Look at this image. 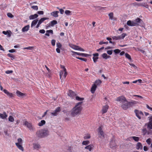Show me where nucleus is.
Returning <instances> with one entry per match:
<instances>
[{
	"label": "nucleus",
	"mask_w": 152,
	"mask_h": 152,
	"mask_svg": "<svg viewBox=\"0 0 152 152\" xmlns=\"http://www.w3.org/2000/svg\"><path fill=\"white\" fill-rule=\"evenodd\" d=\"M82 103L83 102H81L76 103L72 109L70 114L72 116L75 117L80 114L83 109L82 105Z\"/></svg>",
	"instance_id": "obj_1"
},
{
	"label": "nucleus",
	"mask_w": 152,
	"mask_h": 152,
	"mask_svg": "<svg viewBox=\"0 0 152 152\" xmlns=\"http://www.w3.org/2000/svg\"><path fill=\"white\" fill-rule=\"evenodd\" d=\"M116 100L119 102L120 106L124 110H126L130 107L129 102L124 96L117 97Z\"/></svg>",
	"instance_id": "obj_2"
},
{
	"label": "nucleus",
	"mask_w": 152,
	"mask_h": 152,
	"mask_svg": "<svg viewBox=\"0 0 152 152\" xmlns=\"http://www.w3.org/2000/svg\"><path fill=\"white\" fill-rule=\"evenodd\" d=\"M36 134L39 137H44L49 135V132L48 129L44 128L37 131Z\"/></svg>",
	"instance_id": "obj_3"
},
{
	"label": "nucleus",
	"mask_w": 152,
	"mask_h": 152,
	"mask_svg": "<svg viewBox=\"0 0 152 152\" xmlns=\"http://www.w3.org/2000/svg\"><path fill=\"white\" fill-rule=\"evenodd\" d=\"M23 143V140L21 138H19L17 139V142H15V144L18 148L21 151H23L24 150V148L22 146Z\"/></svg>",
	"instance_id": "obj_4"
},
{
	"label": "nucleus",
	"mask_w": 152,
	"mask_h": 152,
	"mask_svg": "<svg viewBox=\"0 0 152 152\" xmlns=\"http://www.w3.org/2000/svg\"><path fill=\"white\" fill-rule=\"evenodd\" d=\"M67 73L65 67H62V69L60 73V79L61 80L62 83L64 82V80L66 78Z\"/></svg>",
	"instance_id": "obj_5"
},
{
	"label": "nucleus",
	"mask_w": 152,
	"mask_h": 152,
	"mask_svg": "<svg viewBox=\"0 0 152 152\" xmlns=\"http://www.w3.org/2000/svg\"><path fill=\"white\" fill-rule=\"evenodd\" d=\"M97 132L98 137L99 138L103 139L105 138L106 135L103 132L102 127H99L98 129Z\"/></svg>",
	"instance_id": "obj_6"
},
{
	"label": "nucleus",
	"mask_w": 152,
	"mask_h": 152,
	"mask_svg": "<svg viewBox=\"0 0 152 152\" xmlns=\"http://www.w3.org/2000/svg\"><path fill=\"white\" fill-rule=\"evenodd\" d=\"M23 125L26 126L31 131H33L35 130V128L31 124L26 121H24Z\"/></svg>",
	"instance_id": "obj_7"
},
{
	"label": "nucleus",
	"mask_w": 152,
	"mask_h": 152,
	"mask_svg": "<svg viewBox=\"0 0 152 152\" xmlns=\"http://www.w3.org/2000/svg\"><path fill=\"white\" fill-rule=\"evenodd\" d=\"M69 46L71 48L75 50H78L82 51H85L84 49L78 46L74 45L72 44H69Z\"/></svg>",
	"instance_id": "obj_8"
},
{
	"label": "nucleus",
	"mask_w": 152,
	"mask_h": 152,
	"mask_svg": "<svg viewBox=\"0 0 152 152\" xmlns=\"http://www.w3.org/2000/svg\"><path fill=\"white\" fill-rule=\"evenodd\" d=\"M72 53H73L72 56H74L75 55H77L79 56H80L83 57H87L89 56V55L84 53H80L75 52L74 51H72Z\"/></svg>",
	"instance_id": "obj_9"
},
{
	"label": "nucleus",
	"mask_w": 152,
	"mask_h": 152,
	"mask_svg": "<svg viewBox=\"0 0 152 152\" xmlns=\"http://www.w3.org/2000/svg\"><path fill=\"white\" fill-rule=\"evenodd\" d=\"M134 113L136 116L140 119H141V117L143 115V113L141 111L138 110H134Z\"/></svg>",
	"instance_id": "obj_10"
},
{
	"label": "nucleus",
	"mask_w": 152,
	"mask_h": 152,
	"mask_svg": "<svg viewBox=\"0 0 152 152\" xmlns=\"http://www.w3.org/2000/svg\"><path fill=\"white\" fill-rule=\"evenodd\" d=\"M61 108L60 107H57L54 111L51 113L52 115L53 116H56L61 111Z\"/></svg>",
	"instance_id": "obj_11"
},
{
	"label": "nucleus",
	"mask_w": 152,
	"mask_h": 152,
	"mask_svg": "<svg viewBox=\"0 0 152 152\" xmlns=\"http://www.w3.org/2000/svg\"><path fill=\"white\" fill-rule=\"evenodd\" d=\"M126 24L128 26H137L138 25L134 21H132L130 20L128 21Z\"/></svg>",
	"instance_id": "obj_12"
},
{
	"label": "nucleus",
	"mask_w": 152,
	"mask_h": 152,
	"mask_svg": "<svg viewBox=\"0 0 152 152\" xmlns=\"http://www.w3.org/2000/svg\"><path fill=\"white\" fill-rule=\"evenodd\" d=\"M140 138L138 137L135 136H132L128 138V140L130 141L134 140L136 142H138Z\"/></svg>",
	"instance_id": "obj_13"
},
{
	"label": "nucleus",
	"mask_w": 152,
	"mask_h": 152,
	"mask_svg": "<svg viewBox=\"0 0 152 152\" xmlns=\"http://www.w3.org/2000/svg\"><path fill=\"white\" fill-rule=\"evenodd\" d=\"M68 94L72 99L73 98L76 96V94L71 90L69 91Z\"/></svg>",
	"instance_id": "obj_14"
},
{
	"label": "nucleus",
	"mask_w": 152,
	"mask_h": 152,
	"mask_svg": "<svg viewBox=\"0 0 152 152\" xmlns=\"http://www.w3.org/2000/svg\"><path fill=\"white\" fill-rule=\"evenodd\" d=\"M3 92L9 97L12 98L14 96L13 94L12 93L9 92L7 90L4 89L3 90Z\"/></svg>",
	"instance_id": "obj_15"
},
{
	"label": "nucleus",
	"mask_w": 152,
	"mask_h": 152,
	"mask_svg": "<svg viewBox=\"0 0 152 152\" xmlns=\"http://www.w3.org/2000/svg\"><path fill=\"white\" fill-rule=\"evenodd\" d=\"M94 147L93 145L90 144L85 147V148L91 151L93 149Z\"/></svg>",
	"instance_id": "obj_16"
},
{
	"label": "nucleus",
	"mask_w": 152,
	"mask_h": 152,
	"mask_svg": "<svg viewBox=\"0 0 152 152\" xmlns=\"http://www.w3.org/2000/svg\"><path fill=\"white\" fill-rule=\"evenodd\" d=\"M59 13V12L58 11H54L50 13V14L53 17L57 18L58 17V14Z\"/></svg>",
	"instance_id": "obj_17"
},
{
	"label": "nucleus",
	"mask_w": 152,
	"mask_h": 152,
	"mask_svg": "<svg viewBox=\"0 0 152 152\" xmlns=\"http://www.w3.org/2000/svg\"><path fill=\"white\" fill-rule=\"evenodd\" d=\"M108 107V106L107 105L103 107L102 110V113H105L107 111Z\"/></svg>",
	"instance_id": "obj_18"
},
{
	"label": "nucleus",
	"mask_w": 152,
	"mask_h": 152,
	"mask_svg": "<svg viewBox=\"0 0 152 152\" xmlns=\"http://www.w3.org/2000/svg\"><path fill=\"white\" fill-rule=\"evenodd\" d=\"M96 88L97 86L96 85H95V84H94L92 85L91 90V91L92 94L94 93Z\"/></svg>",
	"instance_id": "obj_19"
},
{
	"label": "nucleus",
	"mask_w": 152,
	"mask_h": 152,
	"mask_svg": "<svg viewBox=\"0 0 152 152\" xmlns=\"http://www.w3.org/2000/svg\"><path fill=\"white\" fill-rule=\"evenodd\" d=\"M142 144L140 142H138L136 145V148L138 150H142Z\"/></svg>",
	"instance_id": "obj_20"
},
{
	"label": "nucleus",
	"mask_w": 152,
	"mask_h": 152,
	"mask_svg": "<svg viewBox=\"0 0 152 152\" xmlns=\"http://www.w3.org/2000/svg\"><path fill=\"white\" fill-rule=\"evenodd\" d=\"M7 117V115L5 112L3 113H0V117L2 119H5Z\"/></svg>",
	"instance_id": "obj_21"
},
{
	"label": "nucleus",
	"mask_w": 152,
	"mask_h": 152,
	"mask_svg": "<svg viewBox=\"0 0 152 152\" xmlns=\"http://www.w3.org/2000/svg\"><path fill=\"white\" fill-rule=\"evenodd\" d=\"M33 147L34 149L38 150L40 148V146L38 143H35L33 144Z\"/></svg>",
	"instance_id": "obj_22"
},
{
	"label": "nucleus",
	"mask_w": 152,
	"mask_h": 152,
	"mask_svg": "<svg viewBox=\"0 0 152 152\" xmlns=\"http://www.w3.org/2000/svg\"><path fill=\"white\" fill-rule=\"evenodd\" d=\"M30 26L29 25H27L24 27L22 29V32L27 31L29 30Z\"/></svg>",
	"instance_id": "obj_23"
},
{
	"label": "nucleus",
	"mask_w": 152,
	"mask_h": 152,
	"mask_svg": "<svg viewBox=\"0 0 152 152\" xmlns=\"http://www.w3.org/2000/svg\"><path fill=\"white\" fill-rule=\"evenodd\" d=\"M38 15L37 14H35L33 15H31L29 16L30 20H33L38 17Z\"/></svg>",
	"instance_id": "obj_24"
},
{
	"label": "nucleus",
	"mask_w": 152,
	"mask_h": 152,
	"mask_svg": "<svg viewBox=\"0 0 152 152\" xmlns=\"http://www.w3.org/2000/svg\"><path fill=\"white\" fill-rule=\"evenodd\" d=\"M16 93L17 95L19 97H23L25 96V94L18 91H16Z\"/></svg>",
	"instance_id": "obj_25"
},
{
	"label": "nucleus",
	"mask_w": 152,
	"mask_h": 152,
	"mask_svg": "<svg viewBox=\"0 0 152 152\" xmlns=\"http://www.w3.org/2000/svg\"><path fill=\"white\" fill-rule=\"evenodd\" d=\"M137 103V102L135 101H132L131 102H129V107H132L134 105Z\"/></svg>",
	"instance_id": "obj_26"
},
{
	"label": "nucleus",
	"mask_w": 152,
	"mask_h": 152,
	"mask_svg": "<svg viewBox=\"0 0 152 152\" xmlns=\"http://www.w3.org/2000/svg\"><path fill=\"white\" fill-rule=\"evenodd\" d=\"M147 128L149 129H152V122L149 121L147 124Z\"/></svg>",
	"instance_id": "obj_27"
},
{
	"label": "nucleus",
	"mask_w": 152,
	"mask_h": 152,
	"mask_svg": "<svg viewBox=\"0 0 152 152\" xmlns=\"http://www.w3.org/2000/svg\"><path fill=\"white\" fill-rule=\"evenodd\" d=\"M49 19L48 17H43L39 21L38 23L41 24L42 22H43L45 20H48Z\"/></svg>",
	"instance_id": "obj_28"
},
{
	"label": "nucleus",
	"mask_w": 152,
	"mask_h": 152,
	"mask_svg": "<svg viewBox=\"0 0 152 152\" xmlns=\"http://www.w3.org/2000/svg\"><path fill=\"white\" fill-rule=\"evenodd\" d=\"M102 83V81L100 80H98L95 81L94 82V84H95V85H96V86L100 85Z\"/></svg>",
	"instance_id": "obj_29"
},
{
	"label": "nucleus",
	"mask_w": 152,
	"mask_h": 152,
	"mask_svg": "<svg viewBox=\"0 0 152 152\" xmlns=\"http://www.w3.org/2000/svg\"><path fill=\"white\" fill-rule=\"evenodd\" d=\"M102 57L105 59H107L108 58H110V56H108L107 54L106 53H104L102 54Z\"/></svg>",
	"instance_id": "obj_30"
},
{
	"label": "nucleus",
	"mask_w": 152,
	"mask_h": 152,
	"mask_svg": "<svg viewBox=\"0 0 152 152\" xmlns=\"http://www.w3.org/2000/svg\"><path fill=\"white\" fill-rule=\"evenodd\" d=\"M45 124V121L44 120H42L40 122L38 123V125L39 126H43Z\"/></svg>",
	"instance_id": "obj_31"
},
{
	"label": "nucleus",
	"mask_w": 152,
	"mask_h": 152,
	"mask_svg": "<svg viewBox=\"0 0 152 152\" xmlns=\"http://www.w3.org/2000/svg\"><path fill=\"white\" fill-rule=\"evenodd\" d=\"M38 20L36 19L33 20L31 23V27L35 25L37 23Z\"/></svg>",
	"instance_id": "obj_32"
},
{
	"label": "nucleus",
	"mask_w": 152,
	"mask_h": 152,
	"mask_svg": "<svg viewBox=\"0 0 152 152\" xmlns=\"http://www.w3.org/2000/svg\"><path fill=\"white\" fill-rule=\"evenodd\" d=\"M91 138V135L90 134H86L84 137V139H90Z\"/></svg>",
	"instance_id": "obj_33"
},
{
	"label": "nucleus",
	"mask_w": 152,
	"mask_h": 152,
	"mask_svg": "<svg viewBox=\"0 0 152 152\" xmlns=\"http://www.w3.org/2000/svg\"><path fill=\"white\" fill-rule=\"evenodd\" d=\"M51 26H53L55 25L57 23V22L56 20H53L50 22Z\"/></svg>",
	"instance_id": "obj_34"
},
{
	"label": "nucleus",
	"mask_w": 152,
	"mask_h": 152,
	"mask_svg": "<svg viewBox=\"0 0 152 152\" xmlns=\"http://www.w3.org/2000/svg\"><path fill=\"white\" fill-rule=\"evenodd\" d=\"M112 39L113 40H118L121 39L120 37L119 36H114L112 37Z\"/></svg>",
	"instance_id": "obj_35"
},
{
	"label": "nucleus",
	"mask_w": 152,
	"mask_h": 152,
	"mask_svg": "<svg viewBox=\"0 0 152 152\" xmlns=\"http://www.w3.org/2000/svg\"><path fill=\"white\" fill-rule=\"evenodd\" d=\"M139 6L144 7L147 8H148V5L146 3H141Z\"/></svg>",
	"instance_id": "obj_36"
},
{
	"label": "nucleus",
	"mask_w": 152,
	"mask_h": 152,
	"mask_svg": "<svg viewBox=\"0 0 152 152\" xmlns=\"http://www.w3.org/2000/svg\"><path fill=\"white\" fill-rule=\"evenodd\" d=\"M90 143L88 140L83 141L82 142V144L83 145H88Z\"/></svg>",
	"instance_id": "obj_37"
},
{
	"label": "nucleus",
	"mask_w": 152,
	"mask_h": 152,
	"mask_svg": "<svg viewBox=\"0 0 152 152\" xmlns=\"http://www.w3.org/2000/svg\"><path fill=\"white\" fill-rule=\"evenodd\" d=\"M7 55L8 57L12 58V59H14L15 58V56L12 53H8Z\"/></svg>",
	"instance_id": "obj_38"
},
{
	"label": "nucleus",
	"mask_w": 152,
	"mask_h": 152,
	"mask_svg": "<svg viewBox=\"0 0 152 152\" xmlns=\"http://www.w3.org/2000/svg\"><path fill=\"white\" fill-rule=\"evenodd\" d=\"M9 121L11 122H13L14 121V118L12 116H10L8 118Z\"/></svg>",
	"instance_id": "obj_39"
},
{
	"label": "nucleus",
	"mask_w": 152,
	"mask_h": 152,
	"mask_svg": "<svg viewBox=\"0 0 152 152\" xmlns=\"http://www.w3.org/2000/svg\"><path fill=\"white\" fill-rule=\"evenodd\" d=\"M75 99L76 100L78 101H82L84 100V98H83L80 97L78 96H76Z\"/></svg>",
	"instance_id": "obj_40"
},
{
	"label": "nucleus",
	"mask_w": 152,
	"mask_h": 152,
	"mask_svg": "<svg viewBox=\"0 0 152 152\" xmlns=\"http://www.w3.org/2000/svg\"><path fill=\"white\" fill-rule=\"evenodd\" d=\"M127 36V34L125 33H123L121 35H119L121 39H123L124 38Z\"/></svg>",
	"instance_id": "obj_41"
},
{
	"label": "nucleus",
	"mask_w": 152,
	"mask_h": 152,
	"mask_svg": "<svg viewBox=\"0 0 152 152\" xmlns=\"http://www.w3.org/2000/svg\"><path fill=\"white\" fill-rule=\"evenodd\" d=\"M2 33L5 35L8 34L9 37H10L11 36V34L8 31H2Z\"/></svg>",
	"instance_id": "obj_42"
},
{
	"label": "nucleus",
	"mask_w": 152,
	"mask_h": 152,
	"mask_svg": "<svg viewBox=\"0 0 152 152\" xmlns=\"http://www.w3.org/2000/svg\"><path fill=\"white\" fill-rule=\"evenodd\" d=\"M71 12L69 10H66L65 11V13L67 15H71Z\"/></svg>",
	"instance_id": "obj_43"
},
{
	"label": "nucleus",
	"mask_w": 152,
	"mask_h": 152,
	"mask_svg": "<svg viewBox=\"0 0 152 152\" xmlns=\"http://www.w3.org/2000/svg\"><path fill=\"white\" fill-rule=\"evenodd\" d=\"M135 23H140L141 21H142V20L139 18H137L135 20Z\"/></svg>",
	"instance_id": "obj_44"
},
{
	"label": "nucleus",
	"mask_w": 152,
	"mask_h": 152,
	"mask_svg": "<svg viewBox=\"0 0 152 152\" xmlns=\"http://www.w3.org/2000/svg\"><path fill=\"white\" fill-rule=\"evenodd\" d=\"M108 15L109 16V17L110 18L111 20H113V12H111Z\"/></svg>",
	"instance_id": "obj_45"
},
{
	"label": "nucleus",
	"mask_w": 152,
	"mask_h": 152,
	"mask_svg": "<svg viewBox=\"0 0 152 152\" xmlns=\"http://www.w3.org/2000/svg\"><path fill=\"white\" fill-rule=\"evenodd\" d=\"M126 58H128L129 60H131V58L130 56L127 53H126L125 54Z\"/></svg>",
	"instance_id": "obj_46"
},
{
	"label": "nucleus",
	"mask_w": 152,
	"mask_h": 152,
	"mask_svg": "<svg viewBox=\"0 0 152 152\" xmlns=\"http://www.w3.org/2000/svg\"><path fill=\"white\" fill-rule=\"evenodd\" d=\"M76 58L78 59L82 60L83 61H87V59L86 58H80L79 57H76Z\"/></svg>",
	"instance_id": "obj_47"
},
{
	"label": "nucleus",
	"mask_w": 152,
	"mask_h": 152,
	"mask_svg": "<svg viewBox=\"0 0 152 152\" xmlns=\"http://www.w3.org/2000/svg\"><path fill=\"white\" fill-rule=\"evenodd\" d=\"M108 43V42H104L103 41H100L99 42V44L100 45H102L103 44H107Z\"/></svg>",
	"instance_id": "obj_48"
},
{
	"label": "nucleus",
	"mask_w": 152,
	"mask_h": 152,
	"mask_svg": "<svg viewBox=\"0 0 152 152\" xmlns=\"http://www.w3.org/2000/svg\"><path fill=\"white\" fill-rule=\"evenodd\" d=\"M109 41V42L110 43L113 44H115L114 42H113L112 41V39L111 38L107 37L106 38Z\"/></svg>",
	"instance_id": "obj_49"
},
{
	"label": "nucleus",
	"mask_w": 152,
	"mask_h": 152,
	"mask_svg": "<svg viewBox=\"0 0 152 152\" xmlns=\"http://www.w3.org/2000/svg\"><path fill=\"white\" fill-rule=\"evenodd\" d=\"M114 52L115 54H118L120 52L121 50L119 49H116L114 50Z\"/></svg>",
	"instance_id": "obj_50"
},
{
	"label": "nucleus",
	"mask_w": 152,
	"mask_h": 152,
	"mask_svg": "<svg viewBox=\"0 0 152 152\" xmlns=\"http://www.w3.org/2000/svg\"><path fill=\"white\" fill-rule=\"evenodd\" d=\"M31 8L34 10H38V7L37 6H33L31 7Z\"/></svg>",
	"instance_id": "obj_51"
},
{
	"label": "nucleus",
	"mask_w": 152,
	"mask_h": 152,
	"mask_svg": "<svg viewBox=\"0 0 152 152\" xmlns=\"http://www.w3.org/2000/svg\"><path fill=\"white\" fill-rule=\"evenodd\" d=\"M24 49H26L29 50H32L34 48V47L33 46H29L27 48H24Z\"/></svg>",
	"instance_id": "obj_52"
},
{
	"label": "nucleus",
	"mask_w": 152,
	"mask_h": 152,
	"mask_svg": "<svg viewBox=\"0 0 152 152\" xmlns=\"http://www.w3.org/2000/svg\"><path fill=\"white\" fill-rule=\"evenodd\" d=\"M56 46L58 48H61L62 47V45L59 42H57L56 43Z\"/></svg>",
	"instance_id": "obj_53"
},
{
	"label": "nucleus",
	"mask_w": 152,
	"mask_h": 152,
	"mask_svg": "<svg viewBox=\"0 0 152 152\" xmlns=\"http://www.w3.org/2000/svg\"><path fill=\"white\" fill-rule=\"evenodd\" d=\"M55 43H56V40L55 39H52L51 40V43L52 45L53 46H54L55 45Z\"/></svg>",
	"instance_id": "obj_54"
},
{
	"label": "nucleus",
	"mask_w": 152,
	"mask_h": 152,
	"mask_svg": "<svg viewBox=\"0 0 152 152\" xmlns=\"http://www.w3.org/2000/svg\"><path fill=\"white\" fill-rule=\"evenodd\" d=\"M13 71L12 70H7L5 71V73L7 74H10L13 72Z\"/></svg>",
	"instance_id": "obj_55"
},
{
	"label": "nucleus",
	"mask_w": 152,
	"mask_h": 152,
	"mask_svg": "<svg viewBox=\"0 0 152 152\" xmlns=\"http://www.w3.org/2000/svg\"><path fill=\"white\" fill-rule=\"evenodd\" d=\"M98 59V57H93V61L94 62H96L97 61Z\"/></svg>",
	"instance_id": "obj_56"
},
{
	"label": "nucleus",
	"mask_w": 152,
	"mask_h": 152,
	"mask_svg": "<svg viewBox=\"0 0 152 152\" xmlns=\"http://www.w3.org/2000/svg\"><path fill=\"white\" fill-rule=\"evenodd\" d=\"M57 8L58 9H59V10L60 11V13L61 14H63L64 13V10H63L62 9H59L58 7H57Z\"/></svg>",
	"instance_id": "obj_57"
},
{
	"label": "nucleus",
	"mask_w": 152,
	"mask_h": 152,
	"mask_svg": "<svg viewBox=\"0 0 152 152\" xmlns=\"http://www.w3.org/2000/svg\"><path fill=\"white\" fill-rule=\"evenodd\" d=\"M7 15L8 17L10 18H12L13 17V16L10 13H8L7 14Z\"/></svg>",
	"instance_id": "obj_58"
},
{
	"label": "nucleus",
	"mask_w": 152,
	"mask_h": 152,
	"mask_svg": "<svg viewBox=\"0 0 152 152\" xmlns=\"http://www.w3.org/2000/svg\"><path fill=\"white\" fill-rule=\"evenodd\" d=\"M46 32L47 33H48L49 34V33H50L51 34H53V30H47L46 31Z\"/></svg>",
	"instance_id": "obj_59"
},
{
	"label": "nucleus",
	"mask_w": 152,
	"mask_h": 152,
	"mask_svg": "<svg viewBox=\"0 0 152 152\" xmlns=\"http://www.w3.org/2000/svg\"><path fill=\"white\" fill-rule=\"evenodd\" d=\"M146 142L149 145H150L151 143V139L150 138H149L146 141Z\"/></svg>",
	"instance_id": "obj_60"
},
{
	"label": "nucleus",
	"mask_w": 152,
	"mask_h": 152,
	"mask_svg": "<svg viewBox=\"0 0 152 152\" xmlns=\"http://www.w3.org/2000/svg\"><path fill=\"white\" fill-rule=\"evenodd\" d=\"M37 13L39 15H43L44 12L42 11H39L37 12Z\"/></svg>",
	"instance_id": "obj_61"
},
{
	"label": "nucleus",
	"mask_w": 152,
	"mask_h": 152,
	"mask_svg": "<svg viewBox=\"0 0 152 152\" xmlns=\"http://www.w3.org/2000/svg\"><path fill=\"white\" fill-rule=\"evenodd\" d=\"M146 107L149 110L152 111V107H150L148 104L146 105Z\"/></svg>",
	"instance_id": "obj_62"
},
{
	"label": "nucleus",
	"mask_w": 152,
	"mask_h": 152,
	"mask_svg": "<svg viewBox=\"0 0 152 152\" xmlns=\"http://www.w3.org/2000/svg\"><path fill=\"white\" fill-rule=\"evenodd\" d=\"M107 53L108 54H109V55H111L112 54V53H113L112 51L111 50H108L107 51Z\"/></svg>",
	"instance_id": "obj_63"
},
{
	"label": "nucleus",
	"mask_w": 152,
	"mask_h": 152,
	"mask_svg": "<svg viewBox=\"0 0 152 152\" xmlns=\"http://www.w3.org/2000/svg\"><path fill=\"white\" fill-rule=\"evenodd\" d=\"M142 131L144 134H145L147 132V130L146 129H142Z\"/></svg>",
	"instance_id": "obj_64"
}]
</instances>
